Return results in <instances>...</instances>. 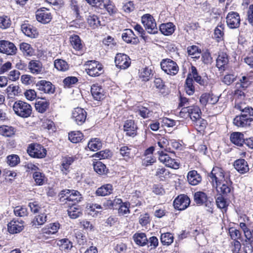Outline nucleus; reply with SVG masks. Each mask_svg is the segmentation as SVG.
I'll return each mask as SVG.
<instances>
[{
  "label": "nucleus",
  "mask_w": 253,
  "mask_h": 253,
  "mask_svg": "<svg viewBox=\"0 0 253 253\" xmlns=\"http://www.w3.org/2000/svg\"><path fill=\"white\" fill-rule=\"evenodd\" d=\"M74 159L73 157H63L61 161V170L63 173L67 174L69 171L70 165L73 163Z\"/></svg>",
  "instance_id": "35"
},
{
  "label": "nucleus",
  "mask_w": 253,
  "mask_h": 253,
  "mask_svg": "<svg viewBox=\"0 0 253 253\" xmlns=\"http://www.w3.org/2000/svg\"><path fill=\"white\" fill-rule=\"evenodd\" d=\"M87 23L92 29H95L101 25L99 17L93 14H90L87 18Z\"/></svg>",
  "instance_id": "42"
},
{
  "label": "nucleus",
  "mask_w": 253,
  "mask_h": 253,
  "mask_svg": "<svg viewBox=\"0 0 253 253\" xmlns=\"http://www.w3.org/2000/svg\"><path fill=\"white\" fill-rule=\"evenodd\" d=\"M83 138V134L81 131H72L69 133V139L72 143H78L80 142Z\"/></svg>",
  "instance_id": "50"
},
{
  "label": "nucleus",
  "mask_w": 253,
  "mask_h": 253,
  "mask_svg": "<svg viewBox=\"0 0 253 253\" xmlns=\"http://www.w3.org/2000/svg\"><path fill=\"white\" fill-rule=\"evenodd\" d=\"M224 25L221 22L219 23L214 29V35L217 41H221L224 36Z\"/></svg>",
  "instance_id": "51"
},
{
  "label": "nucleus",
  "mask_w": 253,
  "mask_h": 253,
  "mask_svg": "<svg viewBox=\"0 0 253 253\" xmlns=\"http://www.w3.org/2000/svg\"><path fill=\"white\" fill-rule=\"evenodd\" d=\"M59 196L60 202L63 204H66L67 206L76 205L82 199L80 192L74 190H62Z\"/></svg>",
  "instance_id": "2"
},
{
  "label": "nucleus",
  "mask_w": 253,
  "mask_h": 253,
  "mask_svg": "<svg viewBox=\"0 0 253 253\" xmlns=\"http://www.w3.org/2000/svg\"><path fill=\"white\" fill-rule=\"evenodd\" d=\"M87 74L91 77H97L103 73V66L98 61L95 60L88 61L87 62Z\"/></svg>",
  "instance_id": "8"
},
{
  "label": "nucleus",
  "mask_w": 253,
  "mask_h": 253,
  "mask_svg": "<svg viewBox=\"0 0 253 253\" xmlns=\"http://www.w3.org/2000/svg\"><path fill=\"white\" fill-rule=\"evenodd\" d=\"M235 108L240 111L241 113L234 119V125L238 127L250 126L253 121V108L249 106L244 107L241 104H235Z\"/></svg>",
  "instance_id": "1"
},
{
  "label": "nucleus",
  "mask_w": 253,
  "mask_h": 253,
  "mask_svg": "<svg viewBox=\"0 0 253 253\" xmlns=\"http://www.w3.org/2000/svg\"><path fill=\"white\" fill-rule=\"evenodd\" d=\"M90 91L93 98L96 100L100 101L105 97L104 89L98 84H93Z\"/></svg>",
  "instance_id": "23"
},
{
  "label": "nucleus",
  "mask_w": 253,
  "mask_h": 253,
  "mask_svg": "<svg viewBox=\"0 0 253 253\" xmlns=\"http://www.w3.org/2000/svg\"><path fill=\"white\" fill-rule=\"evenodd\" d=\"M30 72L33 74H39L43 70L42 63L38 60H31L28 64Z\"/></svg>",
  "instance_id": "24"
},
{
  "label": "nucleus",
  "mask_w": 253,
  "mask_h": 253,
  "mask_svg": "<svg viewBox=\"0 0 253 253\" xmlns=\"http://www.w3.org/2000/svg\"><path fill=\"white\" fill-rule=\"evenodd\" d=\"M115 62L116 66L120 69H126L128 68L131 63L129 56L124 53L117 54Z\"/></svg>",
  "instance_id": "12"
},
{
  "label": "nucleus",
  "mask_w": 253,
  "mask_h": 253,
  "mask_svg": "<svg viewBox=\"0 0 253 253\" xmlns=\"http://www.w3.org/2000/svg\"><path fill=\"white\" fill-rule=\"evenodd\" d=\"M21 30L25 35L30 38H35L38 36L36 29L30 25L27 24H22L21 25Z\"/></svg>",
  "instance_id": "30"
},
{
  "label": "nucleus",
  "mask_w": 253,
  "mask_h": 253,
  "mask_svg": "<svg viewBox=\"0 0 253 253\" xmlns=\"http://www.w3.org/2000/svg\"><path fill=\"white\" fill-rule=\"evenodd\" d=\"M161 241L164 245L169 246L173 242V236L170 233L162 234L161 237Z\"/></svg>",
  "instance_id": "53"
},
{
  "label": "nucleus",
  "mask_w": 253,
  "mask_h": 253,
  "mask_svg": "<svg viewBox=\"0 0 253 253\" xmlns=\"http://www.w3.org/2000/svg\"><path fill=\"white\" fill-rule=\"evenodd\" d=\"M24 228L23 222H8L7 224L8 231L10 234H15L21 232Z\"/></svg>",
  "instance_id": "37"
},
{
  "label": "nucleus",
  "mask_w": 253,
  "mask_h": 253,
  "mask_svg": "<svg viewBox=\"0 0 253 253\" xmlns=\"http://www.w3.org/2000/svg\"><path fill=\"white\" fill-rule=\"evenodd\" d=\"M141 21L148 33L152 34L157 33L158 29L156 23L153 17L150 14H147L143 15L142 17Z\"/></svg>",
  "instance_id": "9"
},
{
  "label": "nucleus",
  "mask_w": 253,
  "mask_h": 253,
  "mask_svg": "<svg viewBox=\"0 0 253 253\" xmlns=\"http://www.w3.org/2000/svg\"><path fill=\"white\" fill-rule=\"evenodd\" d=\"M70 41L72 47L76 50H81L83 48L84 44L80 37L77 35H73L70 37Z\"/></svg>",
  "instance_id": "32"
},
{
  "label": "nucleus",
  "mask_w": 253,
  "mask_h": 253,
  "mask_svg": "<svg viewBox=\"0 0 253 253\" xmlns=\"http://www.w3.org/2000/svg\"><path fill=\"white\" fill-rule=\"evenodd\" d=\"M232 183L230 178H229L215 184L214 187H215L217 193L220 195H226L231 192Z\"/></svg>",
  "instance_id": "15"
},
{
  "label": "nucleus",
  "mask_w": 253,
  "mask_h": 253,
  "mask_svg": "<svg viewBox=\"0 0 253 253\" xmlns=\"http://www.w3.org/2000/svg\"><path fill=\"white\" fill-rule=\"evenodd\" d=\"M235 169L241 173H245L249 171V168L247 162L244 159H238L234 162Z\"/></svg>",
  "instance_id": "28"
},
{
  "label": "nucleus",
  "mask_w": 253,
  "mask_h": 253,
  "mask_svg": "<svg viewBox=\"0 0 253 253\" xmlns=\"http://www.w3.org/2000/svg\"><path fill=\"white\" fill-rule=\"evenodd\" d=\"M15 114L23 118L30 117L32 113V107L30 104L21 100L15 101L12 105Z\"/></svg>",
  "instance_id": "3"
},
{
  "label": "nucleus",
  "mask_w": 253,
  "mask_h": 253,
  "mask_svg": "<svg viewBox=\"0 0 253 253\" xmlns=\"http://www.w3.org/2000/svg\"><path fill=\"white\" fill-rule=\"evenodd\" d=\"M36 17L39 22L43 24L49 23L52 18L49 10L44 7L39 9L36 11Z\"/></svg>",
  "instance_id": "13"
},
{
  "label": "nucleus",
  "mask_w": 253,
  "mask_h": 253,
  "mask_svg": "<svg viewBox=\"0 0 253 253\" xmlns=\"http://www.w3.org/2000/svg\"><path fill=\"white\" fill-rule=\"evenodd\" d=\"M28 154L33 158H43L46 156V150L41 144L32 143L30 144L27 150Z\"/></svg>",
  "instance_id": "6"
},
{
  "label": "nucleus",
  "mask_w": 253,
  "mask_h": 253,
  "mask_svg": "<svg viewBox=\"0 0 253 253\" xmlns=\"http://www.w3.org/2000/svg\"><path fill=\"white\" fill-rule=\"evenodd\" d=\"M207 196L204 192L198 191L195 193L194 195V201L197 205H203L207 202Z\"/></svg>",
  "instance_id": "40"
},
{
  "label": "nucleus",
  "mask_w": 253,
  "mask_h": 253,
  "mask_svg": "<svg viewBox=\"0 0 253 253\" xmlns=\"http://www.w3.org/2000/svg\"><path fill=\"white\" fill-rule=\"evenodd\" d=\"M119 151L121 155L126 161H129L134 156V153H132L131 148L128 146H124L121 147Z\"/></svg>",
  "instance_id": "38"
},
{
  "label": "nucleus",
  "mask_w": 253,
  "mask_h": 253,
  "mask_svg": "<svg viewBox=\"0 0 253 253\" xmlns=\"http://www.w3.org/2000/svg\"><path fill=\"white\" fill-rule=\"evenodd\" d=\"M102 6L105 8L110 14H113L116 12V9L115 6L112 3L110 0H104Z\"/></svg>",
  "instance_id": "60"
},
{
  "label": "nucleus",
  "mask_w": 253,
  "mask_h": 253,
  "mask_svg": "<svg viewBox=\"0 0 253 253\" xmlns=\"http://www.w3.org/2000/svg\"><path fill=\"white\" fill-rule=\"evenodd\" d=\"M228 62V59L226 54L222 53L220 54L216 59V66L219 69H222Z\"/></svg>",
  "instance_id": "47"
},
{
  "label": "nucleus",
  "mask_w": 253,
  "mask_h": 253,
  "mask_svg": "<svg viewBox=\"0 0 253 253\" xmlns=\"http://www.w3.org/2000/svg\"><path fill=\"white\" fill-rule=\"evenodd\" d=\"M133 238L135 243L140 246H144L148 242L145 234L143 233H135L133 235Z\"/></svg>",
  "instance_id": "41"
},
{
  "label": "nucleus",
  "mask_w": 253,
  "mask_h": 253,
  "mask_svg": "<svg viewBox=\"0 0 253 253\" xmlns=\"http://www.w3.org/2000/svg\"><path fill=\"white\" fill-rule=\"evenodd\" d=\"M137 126L134 124L133 121L126 120L124 125V131L126 135L131 137L135 136L137 134Z\"/></svg>",
  "instance_id": "21"
},
{
  "label": "nucleus",
  "mask_w": 253,
  "mask_h": 253,
  "mask_svg": "<svg viewBox=\"0 0 253 253\" xmlns=\"http://www.w3.org/2000/svg\"><path fill=\"white\" fill-rule=\"evenodd\" d=\"M185 90L189 95H192L195 92V87L193 85L192 78L187 77L185 81Z\"/></svg>",
  "instance_id": "48"
},
{
  "label": "nucleus",
  "mask_w": 253,
  "mask_h": 253,
  "mask_svg": "<svg viewBox=\"0 0 253 253\" xmlns=\"http://www.w3.org/2000/svg\"><path fill=\"white\" fill-rule=\"evenodd\" d=\"M68 213L72 219H76L82 215L81 209L77 205L68 206Z\"/></svg>",
  "instance_id": "33"
},
{
  "label": "nucleus",
  "mask_w": 253,
  "mask_h": 253,
  "mask_svg": "<svg viewBox=\"0 0 253 253\" xmlns=\"http://www.w3.org/2000/svg\"><path fill=\"white\" fill-rule=\"evenodd\" d=\"M54 67L58 71H66L69 69V65L64 60L57 59L54 61Z\"/></svg>",
  "instance_id": "49"
},
{
  "label": "nucleus",
  "mask_w": 253,
  "mask_h": 253,
  "mask_svg": "<svg viewBox=\"0 0 253 253\" xmlns=\"http://www.w3.org/2000/svg\"><path fill=\"white\" fill-rule=\"evenodd\" d=\"M193 122L195 123L196 128L198 131L203 130L207 125L206 121L202 119L201 117Z\"/></svg>",
  "instance_id": "62"
},
{
  "label": "nucleus",
  "mask_w": 253,
  "mask_h": 253,
  "mask_svg": "<svg viewBox=\"0 0 253 253\" xmlns=\"http://www.w3.org/2000/svg\"><path fill=\"white\" fill-rule=\"evenodd\" d=\"M17 48L15 45L11 42L6 41H0V52L7 55H12L16 53Z\"/></svg>",
  "instance_id": "18"
},
{
  "label": "nucleus",
  "mask_w": 253,
  "mask_h": 253,
  "mask_svg": "<svg viewBox=\"0 0 253 253\" xmlns=\"http://www.w3.org/2000/svg\"><path fill=\"white\" fill-rule=\"evenodd\" d=\"M33 177L37 185H42L44 183L45 176L44 174L39 171L33 173Z\"/></svg>",
  "instance_id": "54"
},
{
  "label": "nucleus",
  "mask_w": 253,
  "mask_h": 253,
  "mask_svg": "<svg viewBox=\"0 0 253 253\" xmlns=\"http://www.w3.org/2000/svg\"><path fill=\"white\" fill-rule=\"evenodd\" d=\"M11 25L10 18L7 16L0 17V28L5 29L9 27Z\"/></svg>",
  "instance_id": "63"
},
{
  "label": "nucleus",
  "mask_w": 253,
  "mask_h": 253,
  "mask_svg": "<svg viewBox=\"0 0 253 253\" xmlns=\"http://www.w3.org/2000/svg\"><path fill=\"white\" fill-rule=\"evenodd\" d=\"M161 67L162 70L168 75L174 76L179 71L177 63L170 59H164L161 62Z\"/></svg>",
  "instance_id": "5"
},
{
  "label": "nucleus",
  "mask_w": 253,
  "mask_h": 253,
  "mask_svg": "<svg viewBox=\"0 0 253 253\" xmlns=\"http://www.w3.org/2000/svg\"><path fill=\"white\" fill-rule=\"evenodd\" d=\"M137 112L143 119L149 118L153 115L152 111L145 107H140Z\"/></svg>",
  "instance_id": "55"
},
{
  "label": "nucleus",
  "mask_w": 253,
  "mask_h": 253,
  "mask_svg": "<svg viewBox=\"0 0 253 253\" xmlns=\"http://www.w3.org/2000/svg\"><path fill=\"white\" fill-rule=\"evenodd\" d=\"M95 156L100 160L109 159L112 156V152L109 150L106 149L96 153Z\"/></svg>",
  "instance_id": "57"
},
{
  "label": "nucleus",
  "mask_w": 253,
  "mask_h": 253,
  "mask_svg": "<svg viewBox=\"0 0 253 253\" xmlns=\"http://www.w3.org/2000/svg\"><path fill=\"white\" fill-rule=\"evenodd\" d=\"M157 146L159 147L161 150L164 152H171L170 148L169 147V142L166 137H161L158 139Z\"/></svg>",
  "instance_id": "46"
},
{
  "label": "nucleus",
  "mask_w": 253,
  "mask_h": 253,
  "mask_svg": "<svg viewBox=\"0 0 253 253\" xmlns=\"http://www.w3.org/2000/svg\"><path fill=\"white\" fill-rule=\"evenodd\" d=\"M93 168L94 170L100 175L105 174L107 171L106 166L100 161H97L93 164Z\"/></svg>",
  "instance_id": "52"
},
{
  "label": "nucleus",
  "mask_w": 253,
  "mask_h": 253,
  "mask_svg": "<svg viewBox=\"0 0 253 253\" xmlns=\"http://www.w3.org/2000/svg\"><path fill=\"white\" fill-rule=\"evenodd\" d=\"M251 84V82L245 77H242L240 80V82L236 84V87L238 88L235 90V95L237 97H240L241 98L245 96V93L243 90L239 88H241L243 90L246 88Z\"/></svg>",
  "instance_id": "19"
},
{
  "label": "nucleus",
  "mask_w": 253,
  "mask_h": 253,
  "mask_svg": "<svg viewBox=\"0 0 253 253\" xmlns=\"http://www.w3.org/2000/svg\"><path fill=\"white\" fill-rule=\"evenodd\" d=\"M175 26L171 22L163 23L160 26V31L164 35H171L174 31Z\"/></svg>",
  "instance_id": "31"
},
{
  "label": "nucleus",
  "mask_w": 253,
  "mask_h": 253,
  "mask_svg": "<svg viewBox=\"0 0 253 253\" xmlns=\"http://www.w3.org/2000/svg\"><path fill=\"white\" fill-rule=\"evenodd\" d=\"M87 147L91 151H96L102 147V142L99 138H93L88 142Z\"/></svg>",
  "instance_id": "45"
},
{
  "label": "nucleus",
  "mask_w": 253,
  "mask_h": 253,
  "mask_svg": "<svg viewBox=\"0 0 253 253\" xmlns=\"http://www.w3.org/2000/svg\"><path fill=\"white\" fill-rule=\"evenodd\" d=\"M190 204V198L186 195L181 194L177 196L173 202V206L178 210H184Z\"/></svg>",
  "instance_id": "14"
},
{
  "label": "nucleus",
  "mask_w": 253,
  "mask_h": 253,
  "mask_svg": "<svg viewBox=\"0 0 253 253\" xmlns=\"http://www.w3.org/2000/svg\"><path fill=\"white\" fill-rule=\"evenodd\" d=\"M7 164L11 167L16 166L20 162V158L18 155L13 154L7 157Z\"/></svg>",
  "instance_id": "58"
},
{
  "label": "nucleus",
  "mask_w": 253,
  "mask_h": 253,
  "mask_svg": "<svg viewBox=\"0 0 253 253\" xmlns=\"http://www.w3.org/2000/svg\"><path fill=\"white\" fill-rule=\"evenodd\" d=\"M201 111L198 106H191L182 108L180 115L182 117H189L193 122L201 117Z\"/></svg>",
  "instance_id": "7"
},
{
  "label": "nucleus",
  "mask_w": 253,
  "mask_h": 253,
  "mask_svg": "<svg viewBox=\"0 0 253 253\" xmlns=\"http://www.w3.org/2000/svg\"><path fill=\"white\" fill-rule=\"evenodd\" d=\"M50 103L45 99L42 98L39 100H37L35 107L37 111L40 113H44L46 111L49 107Z\"/></svg>",
  "instance_id": "29"
},
{
  "label": "nucleus",
  "mask_w": 253,
  "mask_h": 253,
  "mask_svg": "<svg viewBox=\"0 0 253 253\" xmlns=\"http://www.w3.org/2000/svg\"><path fill=\"white\" fill-rule=\"evenodd\" d=\"M78 80L75 77H68L64 79L63 81L65 87L70 88L75 84Z\"/></svg>",
  "instance_id": "59"
},
{
  "label": "nucleus",
  "mask_w": 253,
  "mask_h": 253,
  "mask_svg": "<svg viewBox=\"0 0 253 253\" xmlns=\"http://www.w3.org/2000/svg\"><path fill=\"white\" fill-rule=\"evenodd\" d=\"M153 75L152 70L148 67L143 68L139 71V79L142 82H146L149 81Z\"/></svg>",
  "instance_id": "27"
},
{
  "label": "nucleus",
  "mask_w": 253,
  "mask_h": 253,
  "mask_svg": "<svg viewBox=\"0 0 253 253\" xmlns=\"http://www.w3.org/2000/svg\"><path fill=\"white\" fill-rule=\"evenodd\" d=\"M20 49L24 54L29 55L32 54V48L31 45L27 43H21L20 45Z\"/></svg>",
  "instance_id": "64"
},
{
  "label": "nucleus",
  "mask_w": 253,
  "mask_h": 253,
  "mask_svg": "<svg viewBox=\"0 0 253 253\" xmlns=\"http://www.w3.org/2000/svg\"><path fill=\"white\" fill-rule=\"evenodd\" d=\"M60 227L59 222H52L42 229V234L44 236L55 234Z\"/></svg>",
  "instance_id": "26"
},
{
  "label": "nucleus",
  "mask_w": 253,
  "mask_h": 253,
  "mask_svg": "<svg viewBox=\"0 0 253 253\" xmlns=\"http://www.w3.org/2000/svg\"><path fill=\"white\" fill-rule=\"evenodd\" d=\"M187 177L189 183L192 185H197L202 181L201 176L195 170L189 171Z\"/></svg>",
  "instance_id": "25"
},
{
  "label": "nucleus",
  "mask_w": 253,
  "mask_h": 253,
  "mask_svg": "<svg viewBox=\"0 0 253 253\" xmlns=\"http://www.w3.org/2000/svg\"><path fill=\"white\" fill-rule=\"evenodd\" d=\"M113 191L112 185L110 184H104L98 188L95 193L99 196H105L110 194Z\"/></svg>",
  "instance_id": "36"
},
{
  "label": "nucleus",
  "mask_w": 253,
  "mask_h": 253,
  "mask_svg": "<svg viewBox=\"0 0 253 253\" xmlns=\"http://www.w3.org/2000/svg\"><path fill=\"white\" fill-rule=\"evenodd\" d=\"M201 52V49L196 45L190 46L187 48L188 53L191 55H195V58L199 57Z\"/></svg>",
  "instance_id": "61"
},
{
  "label": "nucleus",
  "mask_w": 253,
  "mask_h": 253,
  "mask_svg": "<svg viewBox=\"0 0 253 253\" xmlns=\"http://www.w3.org/2000/svg\"><path fill=\"white\" fill-rule=\"evenodd\" d=\"M159 161L166 166L174 169H178L179 163L175 160L171 158L168 154L163 150L158 151Z\"/></svg>",
  "instance_id": "10"
},
{
  "label": "nucleus",
  "mask_w": 253,
  "mask_h": 253,
  "mask_svg": "<svg viewBox=\"0 0 253 253\" xmlns=\"http://www.w3.org/2000/svg\"><path fill=\"white\" fill-rule=\"evenodd\" d=\"M36 86L38 90L45 93L53 94L55 91L54 86L52 83L45 80L38 82Z\"/></svg>",
  "instance_id": "17"
},
{
  "label": "nucleus",
  "mask_w": 253,
  "mask_h": 253,
  "mask_svg": "<svg viewBox=\"0 0 253 253\" xmlns=\"http://www.w3.org/2000/svg\"><path fill=\"white\" fill-rule=\"evenodd\" d=\"M56 242L61 250H71L73 247L72 242L66 238L57 240Z\"/></svg>",
  "instance_id": "43"
},
{
  "label": "nucleus",
  "mask_w": 253,
  "mask_h": 253,
  "mask_svg": "<svg viewBox=\"0 0 253 253\" xmlns=\"http://www.w3.org/2000/svg\"><path fill=\"white\" fill-rule=\"evenodd\" d=\"M19 88V86L17 85L10 84L6 88L5 91L9 97L16 96L19 93L18 91Z\"/></svg>",
  "instance_id": "56"
},
{
  "label": "nucleus",
  "mask_w": 253,
  "mask_h": 253,
  "mask_svg": "<svg viewBox=\"0 0 253 253\" xmlns=\"http://www.w3.org/2000/svg\"><path fill=\"white\" fill-rule=\"evenodd\" d=\"M72 118L78 125H82L86 118V112L81 108H75L73 111Z\"/></svg>",
  "instance_id": "16"
},
{
  "label": "nucleus",
  "mask_w": 253,
  "mask_h": 253,
  "mask_svg": "<svg viewBox=\"0 0 253 253\" xmlns=\"http://www.w3.org/2000/svg\"><path fill=\"white\" fill-rule=\"evenodd\" d=\"M208 176L210 177L209 180L212 183L213 187L215 186V184L230 178L228 172H225L221 168L218 167H213Z\"/></svg>",
  "instance_id": "4"
},
{
  "label": "nucleus",
  "mask_w": 253,
  "mask_h": 253,
  "mask_svg": "<svg viewBox=\"0 0 253 253\" xmlns=\"http://www.w3.org/2000/svg\"><path fill=\"white\" fill-rule=\"evenodd\" d=\"M123 40L127 43L133 44L137 43L138 39L134 34L132 30L126 29H125L122 35Z\"/></svg>",
  "instance_id": "22"
},
{
  "label": "nucleus",
  "mask_w": 253,
  "mask_h": 253,
  "mask_svg": "<svg viewBox=\"0 0 253 253\" xmlns=\"http://www.w3.org/2000/svg\"><path fill=\"white\" fill-rule=\"evenodd\" d=\"M227 26L230 29H236L240 25L241 19L239 14L237 12H229L226 17Z\"/></svg>",
  "instance_id": "11"
},
{
  "label": "nucleus",
  "mask_w": 253,
  "mask_h": 253,
  "mask_svg": "<svg viewBox=\"0 0 253 253\" xmlns=\"http://www.w3.org/2000/svg\"><path fill=\"white\" fill-rule=\"evenodd\" d=\"M170 173L168 169L160 167L156 169L155 176L159 177L161 181H165L169 178Z\"/></svg>",
  "instance_id": "39"
},
{
  "label": "nucleus",
  "mask_w": 253,
  "mask_h": 253,
  "mask_svg": "<svg viewBox=\"0 0 253 253\" xmlns=\"http://www.w3.org/2000/svg\"><path fill=\"white\" fill-rule=\"evenodd\" d=\"M219 100L218 96L213 95L212 93H204L200 98V102L203 106H206L207 103L211 104H216Z\"/></svg>",
  "instance_id": "20"
},
{
  "label": "nucleus",
  "mask_w": 253,
  "mask_h": 253,
  "mask_svg": "<svg viewBox=\"0 0 253 253\" xmlns=\"http://www.w3.org/2000/svg\"><path fill=\"white\" fill-rule=\"evenodd\" d=\"M230 139L231 141L235 145L242 146L245 140L244 138V134L241 132H235L230 135Z\"/></svg>",
  "instance_id": "34"
},
{
  "label": "nucleus",
  "mask_w": 253,
  "mask_h": 253,
  "mask_svg": "<svg viewBox=\"0 0 253 253\" xmlns=\"http://www.w3.org/2000/svg\"><path fill=\"white\" fill-rule=\"evenodd\" d=\"M14 127L8 126H0V134L5 137H11L15 133Z\"/></svg>",
  "instance_id": "44"
}]
</instances>
